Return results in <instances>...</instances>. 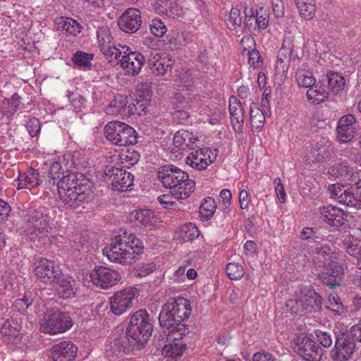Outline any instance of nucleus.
Masks as SVG:
<instances>
[{"mask_svg": "<svg viewBox=\"0 0 361 361\" xmlns=\"http://www.w3.org/2000/svg\"><path fill=\"white\" fill-rule=\"evenodd\" d=\"M315 336L319 343L324 348H330L333 344V338L330 332L319 329L314 331Z\"/></svg>", "mask_w": 361, "mask_h": 361, "instance_id": "obj_52", "label": "nucleus"}, {"mask_svg": "<svg viewBox=\"0 0 361 361\" xmlns=\"http://www.w3.org/2000/svg\"><path fill=\"white\" fill-rule=\"evenodd\" d=\"M192 99L188 92H178L173 99V105L176 109H188L192 106Z\"/></svg>", "mask_w": 361, "mask_h": 361, "instance_id": "obj_44", "label": "nucleus"}, {"mask_svg": "<svg viewBox=\"0 0 361 361\" xmlns=\"http://www.w3.org/2000/svg\"><path fill=\"white\" fill-rule=\"evenodd\" d=\"M118 45L121 48V54L118 59H114L116 64H119L126 71V74L137 75L145 62L144 56L140 52L131 51L127 46Z\"/></svg>", "mask_w": 361, "mask_h": 361, "instance_id": "obj_9", "label": "nucleus"}, {"mask_svg": "<svg viewBox=\"0 0 361 361\" xmlns=\"http://www.w3.org/2000/svg\"><path fill=\"white\" fill-rule=\"evenodd\" d=\"M105 176L114 190L126 191L133 185L134 176L123 168L111 167Z\"/></svg>", "mask_w": 361, "mask_h": 361, "instance_id": "obj_13", "label": "nucleus"}, {"mask_svg": "<svg viewBox=\"0 0 361 361\" xmlns=\"http://www.w3.org/2000/svg\"><path fill=\"white\" fill-rule=\"evenodd\" d=\"M330 305L328 308L335 312L336 314H341L343 312V305L340 302L339 298L337 295H330L329 298Z\"/></svg>", "mask_w": 361, "mask_h": 361, "instance_id": "obj_60", "label": "nucleus"}, {"mask_svg": "<svg viewBox=\"0 0 361 361\" xmlns=\"http://www.w3.org/2000/svg\"><path fill=\"white\" fill-rule=\"evenodd\" d=\"M78 353V347L71 341H64L54 345L50 349L53 361H73Z\"/></svg>", "mask_w": 361, "mask_h": 361, "instance_id": "obj_24", "label": "nucleus"}, {"mask_svg": "<svg viewBox=\"0 0 361 361\" xmlns=\"http://www.w3.org/2000/svg\"><path fill=\"white\" fill-rule=\"evenodd\" d=\"M157 178L166 188L176 189L173 196L177 200L188 198L194 191L195 182L180 169L171 165L161 166L157 171Z\"/></svg>", "mask_w": 361, "mask_h": 361, "instance_id": "obj_4", "label": "nucleus"}, {"mask_svg": "<svg viewBox=\"0 0 361 361\" xmlns=\"http://www.w3.org/2000/svg\"><path fill=\"white\" fill-rule=\"evenodd\" d=\"M92 59L93 54L78 51L73 54L71 60L76 66L79 67L90 68L92 66L91 61Z\"/></svg>", "mask_w": 361, "mask_h": 361, "instance_id": "obj_46", "label": "nucleus"}, {"mask_svg": "<svg viewBox=\"0 0 361 361\" xmlns=\"http://www.w3.org/2000/svg\"><path fill=\"white\" fill-rule=\"evenodd\" d=\"M59 195L68 207L75 209L85 202L91 193V183L82 173L66 169L57 182Z\"/></svg>", "mask_w": 361, "mask_h": 361, "instance_id": "obj_2", "label": "nucleus"}, {"mask_svg": "<svg viewBox=\"0 0 361 361\" xmlns=\"http://www.w3.org/2000/svg\"><path fill=\"white\" fill-rule=\"evenodd\" d=\"M229 112L234 130L241 131L244 123L245 112L242 104L235 96H231L229 99Z\"/></svg>", "mask_w": 361, "mask_h": 361, "instance_id": "obj_27", "label": "nucleus"}, {"mask_svg": "<svg viewBox=\"0 0 361 361\" xmlns=\"http://www.w3.org/2000/svg\"><path fill=\"white\" fill-rule=\"evenodd\" d=\"M343 248L350 255L357 258L361 255V247L358 245L357 239L353 235H349L343 240Z\"/></svg>", "mask_w": 361, "mask_h": 361, "instance_id": "obj_41", "label": "nucleus"}, {"mask_svg": "<svg viewBox=\"0 0 361 361\" xmlns=\"http://www.w3.org/2000/svg\"><path fill=\"white\" fill-rule=\"evenodd\" d=\"M240 10L237 8H232L230 11L228 18L226 23L230 29L235 30L237 26H240L242 23Z\"/></svg>", "mask_w": 361, "mask_h": 361, "instance_id": "obj_51", "label": "nucleus"}, {"mask_svg": "<svg viewBox=\"0 0 361 361\" xmlns=\"http://www.w3.org/2000/svg\"><path fill=\"white\" fill-rule=\"evenodd\" d=\"M128 219L130 223L140 229L150 231L156 223V216L150 209H135L131 212Z\"/></svg>", "mask_w": 361, "mask_h": 361, "instance_id": "obj_22", "label": "nucleus"}, {"mask_svg": "<svg viewBox=\"0 0 361 361\" xmlns=\"http://www.w3.org/2000/svg\"><path fill=\"white\" fill-rule=\"evenodd\" d=\"M143 250V243L135 234L130 233L127 240L116 238L102 252L112 262L131 264Z\"/></svg>", "mask_w": 361, "mask_h": 361, "instance_id": "obj_3", "label": "nucleus"}, {"mask_svg": "<svg viewBox=\"0 0 361 361\" xmlns=\"http://www.w3.org/2000/svg\"><path fill=\"white\" fill-rule=\"evenodd\" d=\"M200 235L197 226L192 223H188L180 227L178 232V238L184 242L192 241Z\"/></svg>", "mask_w": 361, "mask_h": 361, "instance_id": "obj_40", "label": "nucleus"}, {"mask_svg": "<svg viewBox=\"0 0 361 361\" xmlns=\"http://www.w3.org/2000/svg\"><path fill=\"white\" fill-rule=\"evenodd\" d=\"M269 21V10L263 7L256 8L255 30H264Z\"/></svg>", "mask_w": 361, "mask_h": 361, "instance_id": "obj_45", "label": "nucleus"}, {"mask_svg": "<svg viewBox=\"0 0 361 361\" xmlns=\"http://www.w3.org/2000/svg\"><path fill=\"white\" fill-rule=\"evenodd\" d=\"M27 129L30 136L35 137L40 131V123L36 118H33L27 123Z\"/></svg>", "mask_w": 361, "mask_h": 361, "instance_id": "obj_63", "label": "nucleus"}, {"mask_svg": "<svg viewBox=\"0 0 361 361\" xmlns=\"http://www.w3.org/2000/svg\"><path fill=\"white\" fill-rule=\"evenodd\" d=\"M345 332L353 338L355 343L357 341L361 343V320L359 323L353 326L350 331Z\"/></svg>", "mask_w": 361, "mask_h": 361, "instance_id": "obj_64", "label": "nucleus"}, {"mask_svg": "<svg viewBox=\"0 0 361 361\" xmlns=\"http://www.w3.org/2000/svg\"><path fill=\"white\" fill-rule=\"evenodd\" d=\"M97 34L99 47L106 59L110 63L114 62V59H118L121 54V49L114 45L109 29L107 27H100Z\"/></svg>", "mask_w": 361, "mask_h": 361, "instance_id": "obj_14", "label": "nucleus"}, {"mask_svg": "<svg viewBox=\"0 0 361 361\" xmlns=\"http://www.w3.org/2000/svg\"><path fill=\"white\" fill-rule=\"evenodd\" d=\"M331 149L328 140L322 139L310 150L306 161L308 164L322 163L330 157Z\"/></svg>", "mask_w": 361, "mask_h": 361, "instance_id": "obj_26", "label": "nucleus"}, {"mask_svg": "<svg viewBox=\"0 0 361 361\" xmlns=\"http://www.w3.org/2000/svg\"><path fill=\"white\" fill-rule=\"evenodd\" d=\"M294 350L306 361H320L323 350L314 340L304 334L294 339Z\"/></svg>", "mask_w": 361, "mask_h": 361, "instance_id": "obj_10", "label": "nucleus"}, {"mask_svg": "<svg viewBox=\"0 0 361 361\" xmlns=\"http://www.w3.org/2000/svg\"><path fill=\"white\" fill-rule=\"evenodd\" d=\"M155 11L157 13L171 18H178L182 15V8L175 0H164L157 3Z\"/></svg>", "mask_w": 361, "mask_h": 361, "instance_id": "obj_30", "label": "nucleus"}, {"mask_svg": "<svg viewBox=\"0 0 361 361\" xmlns=\"http://www.w3.org/2000/svg\"><path fill=\"white\" fill-rule=\"evenodd\" d=\"M156 269V266L153 263H147L141 264L134 271L135 276L143 277L153 272Z\"/></svg>", "mask_w": 361, "mask_h": 361, "instance_id": "obj_58", "label": "nucleus"}, {"mask_svg": "<svg viewBox=\"0 0 361 361\" xmlns=\"http://www.w3.org/2000/svg\"><path fill=\"white\" fill-rule=\"evenodd\" d=\"M135 291L133 288H126L116 292L110 298V308L116 315H121L133 305Z\"/></svg>", "mask_w": 361, "mask_h": 361, "instance_id": "obj_17", "label": "nucleus"}, {"mask_svg": "<svg viewBox=\"0 0 361 361\" xmlns=\"http://www.w3.org/2000/svg\"><path fill=\"white\" fill-rule=\"evenodd\" d=\"M141 23V13L135 8H128L118 20L120 29L126 33H135L140 29Z\"/></svg>", "mask_w": 361, "mask_h": 361, "instance_id": "obj_21", "label": "nucleus"}, {"mask_svg": "<svg viewBox=\"0 0 361 361\" xmlns=\"http://www.w3.org/2000/svg\"><path fill=\"white\" fill-rule=\"evenodd\" d=\"M33 302L31 292H25L23 298L17 299L15 301V306L22 309H27Z\"/></svg>", "mask_w": 361, "mask_h": 361, "instance_id": "obj_62", "label": "nucleus"}, {"mask_svg": "<svg viewBox=\"0 0 361 361\" xmlns=\"http://www.w3.org/2000/svg\"><path fill=\"white\" fill-rule=\"evenodd\" d=\"M216 209V204L214 200L211 197H207L204 199L200 207V216L202 219L207 221L209 219Z\"/></svg>", "mask_w": 361, "mask_h": 361, "instance_id": "obj_42", "label": "nucleus"}, {"mask_svg": "<svg viewBox=\"0 0 361 361\" xmlns=\"http://www.w3.org/2000/svg\"><path fill=\"white\" fill-rule=\"evenodd\" d=\"M18 189L28 188L31 190L39 185L42 181L38 171L30 168L26 173L20 174L18 177Z\"/></svg>", "mask_w": 361, "mask_h": 361, "instance_id": "obj_32", "label": "nucleus"}, {"mask_svg": "<svg viewBox=\"0 0 361 361\" xmlns=\"http://www.w3.org/2000/svg\"><path fill=\"white\" fill-rule=\"evenodd\" d=\"M328 90L334 94H340L345 85V78L338 73L328 72L326 74Z\"/></svg>", "mask_w": 361, "mask_h": 361, "instance_id": "obj_36", "label": "nucleus"}, {"mask_svg": "<svg viewBox=\"0 0 361 361\" xmlns=\"http://www.w3.org/2000/svg\"><path fill=\"white\" fill-rule=\"evenodd\" d=\"M325 271L329 272L334 277H338L343 274V269L338 262L331 259L326 264Z\"/></svg>", "mask_w": 361, "mask_h": 361, "instance_id": "obj_55", "label": "nucleus"}, {"mask_svg": "<svg viewBox=\"0 0 361 361\" xmlns=\"http://www.w3.org/2000/svg\"><path fill=\"white\" fill-rule=\"evenodd\" d=\"M300 15L305 20H311L314 17L316 11V0H295Z\"/></svg>", "mask_w": 361, "mask_h": 361, "instance_id": "obj_38", "label": "nucleus"}, {"mask_svg": "<svg viewBox=\"0 0 361 361\" xmlns=\"http://www.w3.org/2000/svg\"><path fill=\"white\" fill-rule=\"evenodd\" d=\"M73 326V319L66 312L51 308L44 315L40 322V331L49 334L63 333Z\"/></svg>", "mask_w": 361, "mask_h": 361, "instance_id": "obj_7", "label": "nucleus"}, {"mask_svg": "<svg viewBox=\"0 0 361 361\" xmlns=\"http://www.w3.org/2000/svg\"><path fill=\"white\" fill-rule=\"evenodd\" d=\"M56 30L63 34L76 36L81 32L80 24L70 18L61 17L56 20Z\"/></svg>", "mask_w": 361, "mask_h": 361, "instance_id": "obj_31", "label": "nucleus"}, {"mask_svg": "<svg viewBox=\"0 0 361 361\" xmlns=\"http://www.w3.org/2000/svg\"><path fill=\"white\" fill-rule=\"evenodd\" d=\"M149 28L152 34L156 37H162L167 31L166 25L159 19H154Z\"/></svg>", "mask_w": 361, "mask_h": 361, "instance_id": "obj_54", "label": "nucleus"}, {"mask_svg": "<svg viewBox=\"0 0 361 361\" xmlns=\"http://www.w3.org/2000/svg\"><path fill=\"white\" fill-rule=\"evenodd\" d=\"M322 219L329 226L339 229L347 222L348 214L341 209L328 205L319 208Z\"/></svg>", "mask_w": 361, "mask_h": 361, "instance_id": "obj_23", "label": "nucleus"}, {"mask_svg": "<svg viewBox=\"0 0 361 361\" xmlns=\"http://www.w3.org/2000/svg\"><path fill=\"white\" fill-rule=\"evenodd\" d=\"M310 253L324 257L326 256H331L333 254V251L329 245L321 243L319 245L311 246Z\"/></svg>", "mask_w": 361, "mask_h": 361, "instance_id": "obj_57", "label": "nucleus"}, {"mask_svg": "<svg viewBox=\"0 0 361 361\" xmlns=\"http://www.w3.org/2000/svg\"><path fill=\"white\" fill-rule=\"evenodd\" d=\"M135 342V341L126 334V336L116 338L111 342L109 348H106V356H118L121 353L130 354L135 350H138L144 348L142 345Z\"/></svg>", "mask_w": 361, "mask_h": 361, "instance_id": "obj_18", "label": "nucleus"}, {"mask_svg": "<svg viewBox=\"0 0 361 361\" xmlns=\"http://www.w3.org/2000/svg\"><path fill=\"white\" fill-rule=\"evenodd\" d=\"M127 97H124L123 95H118L110 102L109 106L106 107V112L108 114H121L125 113L126 108H128V112L133 114V108L130 107V105H128L127 106Z\"/></svg>", "mask_w": 361, "mask_h": 361, "instance_id": "obj_37", "label": "nucleus"}, {"mask_svg": "<svg viewBox=\"0 0 361 361\" xmlns=\"http://www.w3.org/2000/svg\"><path fill=\"white\" fill-rule=\"evenodd\" d=\"M328 173L334 178H346L350 173L349 168L342 164H337L329 167Z\"/></svg>", "mask_w": 361, "mask_h": 361, "instance_id": "obj_49", "label": "nucleus"}, {"mask_svg": "<svg viewBox=\"0 0 361 361\" xmlns=\"http://www.w3.org/2000/svg\"><path fill=\"white\" fill-rule=\"evenodd\" d=\"M267 111H263L257 104L252 102L250 105V123L252 128L260 131L264 126Z\"/></svg>", "mask_w": 361, "mask_h": 361, "instance_id": "obj_33", "label": "nucleus"}, {"mask_svg": "<svg viewBox=\"0 0 361 361\" xmlns=\"http://www.w3.org/2000/svg\"><path fill=\"white\" fill-rule=\"evenodd\" d=\"M226 271L231 280L240 279L245 274L243 267L237 263H228L226 266Z\"/></svg>", "mask_w": 361, "mask_h": 361, "instance_id": "obj_48", "label": "nucleus"}, {"mask_svg": "<svg viewBox=\"0 0 361 361\" xmlns=\"http://www.w3.org/2000/svg\"><path fill=\"white\" fill-rule=\"evenodd\" d=\"M173 142L176 148L185 151L187 149H195L199 140L192 133L185 130H180L176 133Z\"/></svg>", "mask_w": 361, "mask_h": 361, "instance_id": "obj_28", "label": "nucleus"}, {"mask_svg": "<svg viewBox=\"0 0 361 361\" xmlns=\"http://www.w3.org/2000/svg\"><path fill=\"white\" fill-rule=\"evenodd\" d=\"M21 217L25 224L24 231L31 240L35 239L39 234L49 232L50 218L41 209L33 208L23 209Z\"/></svg>", "mask_w": 361, "mask_h": 361, "instance_id": "obj_6", "label": "nucleus"}, {"mask_svg": "<svg viewBox=\"0 0 361 361\" xmlns=\"http://www.w3.org/2000/svg\"><path fill=\"white\" fill-rule=\"evenodd\" d=\"M296 80L300 87L308 88L312 87L316 80L310 72L300 71L296 73Z\"/></svg>", "mask_w": 361, "mask_h": 361, "instance_id": "obj_47", "label": "nucleus"}, {"mask_svg": "<svg viewBox=\"0 0 361 361\" xmlns=\"http://www.w3.org/2000/svg\"><path fill=\"white\" fill-rule=\"evenodd\" d=\"M63 176H66V171L62 169L61 164L54 161L50 165L47 173L49 183L57 185V182L61 179Z\"/></svg>", "mask_w": 361, "mask_h": 361, "instance_id": "obj_43", "label": "nucleus"}, {"mask_svg": "<svg viewBox=\"0 0 361 361\" xmlns=\"http://www.w3.org/2000/svg\"><path fill=\"white\" fill-rule=\"evenodd\" d=\"M216 157V149L200 148L192 150L185 158V163L197 171H202L214 163Z\"/></svg>", "mask_w": 361, "mask_h": 361, "instance_id": "obj_12", "label": "nucleus"}, {"mask_svg": "<svg viewBox=\"0 0 361 361\" xmlns=\"http://www.w3.org/2000/svg\"><path fill=\"white\" fill-rule=\"evenodd\" d=\"M104 133L108 140L116 145H133L137 142V134L129 125L118 121H111L104 128Z\"/></svg>", "mask_w": 361, "mask_h": 361, "instance_id": "obj_8", "label": "nucleus"}, {"mask_svg": "<svg viewBox=\"0 0 361 361\" xmlns=\"http://www.w3.org/2000/svg\"><path fill=\"white\" fill-rule=\"evenodd\" d=\"M156 347L158 349H161L162 355L172 358L180 357L185 349V345L175 342H170L164 345L161 343L156 344Z\"/></svg>", "mask_w": 361, "mask_h": 361, "instance_id": "obj_39", "label": "nucleus"}, {"mask_svg": "<svg viewBox=\"0 0 361 361\" xmlns=\"http://www.w3.org/2000/svg\"><path fill=\"white\" fill-rule=\"evenodd\" d=\"M153 324L145 310H138L132 314L126 328V334L144 347L152 336Z\"/></svg>", "mask_w": 361, "mask_h": 361, "instance_id": "obj_5", "label": "nucleus"}, {"mask_svg": "<svg viewBox=\"0 0 361 361\" xmlns=\"http://www.w3.org/2000/svg\"><path fill=\"white\" fill-rule=\"evenodd\" d=\"M171 116L173 122L176 124L184 123L190 117L187 109H176V111L172 113Z\"/></svg>", "mask_w": 361, "mask_h": 361, "instance_id": "obj_59", "label": "nucleus"}, {"mask_svg": "<svg viewBox=\"0 0 361 361\" xmlns=\"http://www.w3.org/2000/svg\"><path fill=\"white\" fill-rule=\"evenodd\" d=\"M287 310L291 314H298L305 311L301 298L300 299H291L286 302Z\"/></svg>", "mask_w": 361, "mask_h": 361, "instance_id": "obj_53", "label": "nucleus"}, {"mask_svg": "<svg viewBox=\"0 0 361 361\" xmlns=\"http://www.w3.org/2000/svg\"><path fill=\"white\" fill-rule=\"evenodd\" d=\"M305 311L316 312L321 310L322 297L312 288H307L301 296Z\"/></svg>", "mask_w": 361, "mask_h": 361, "instance_id": "obj_29", "label": "nucleus"}, {"mask_svg": "<svg viewBox=\"0 0 361 361\" xmlns=\"http://www.w3.org/2000/svg\"><path fill=\"white\" fill-rule=\"evenodd\" d=\"M329 92L326 90L324 85L319 82L314 84L312 87H310L307 91V98L315 104H319L324 102L329 97Z\"/></svg>", "mask_w": 361, "mask_h": 361, "instance_id": "obj_34", "label": "nucleus"}, {"mask_svg": "<svg viewBox=\"0 0 361 361\" xmlns=\"http://www.w3.org/2000/svg\"><path fill=\"white\" fill-rule=\"evenodd\" d=\"M357 123L351 114L342 116L336 128L337 137L341 142H348L357 134Z\"/></svg>", "mask_w": 361, "mask_h": 361, "instance_id": "obj_25", "label": "nucleus"}, {"mask_svg": "<svg viewBox=\"0 0 361 361\" xmlns=\"http://www.w3.org/2000/svg\"><path fill=\"white\" fill-rule=\"evenodd\" d=\"M90 276L94 284L104 289L112 287L121 279L118 271L102 266L96 267Z\"/></svg>", "mask_w": 361, "mask_h": 361, "instance_id": "obj_15", "label": "nucleus"}, {"mask_svg": "<svg viewBox=\"0 0 361 361\" xmlns=\"http://www.w3.org/2000/svg\"><path fill=\"white\" fill-rule=\"evenodd\" d=\"M275 186V192L276 195L281 203L286 201V193L285 192L284 185L280 178H276L274 180Z\"/></svg>", "mask_w": 361, "mask_h": 361, "instance_id": "obj_61", "label": "nucleus"}, {"mask_svg": "<svg viewBox=\"0 0 361 361\" xmlns=\"http://www.w3.org/2000/svg\"><path fill=\"white\" fill-rule=\"evenodd\" d=\"M18 316H20V314L12 317L0 324V332L4 338V342L13 345L18 344L22 338L20 336L22 326Z\"/></svg>", "mask_w": 361, "mask_h": 361, "instance_id": "obj_19", "label": "nucleus"}, {"mask_svg": "<svg viewBox=\"0 0 361 361\" xmlns=\"http://www.w3.org/2000/svg\"><path fill=\"white\" fill-rule=\"evenodd\" d=\"M335 334V345L330 352L334 361H348L355 351L356 343L346 332Z\"/></svg>", "mask_w": 361, "mask_h": 361, "instance_id": "obj_11", "label": "nucleus"}, {"mask_svg": "<svg viewBox=\"0 0 361 361\" xmlns=\"http://www.w3.org/2000/svg\"><path fill=\"white\" fill-rule=\"evenodd\" d=\"M62 271L54 261L47 259H40L35 269V274L37 279L44 283H54Z\"/></svg>", "mask_w": 361, "mask_h": 361, "instance_id": "obj_16", "label": "nucleus"}, {"mask_svg": "<svg viewBox=\"0 0 361 361\" xmlns=\"http://www.w3.org/2000/svg\"><path fill=\"white\" fill-rule=\"evenodd\" d=\"M147 66L152 71V73L157 75H164L168 70L172 68V63L171 59L167 58L159 57L154 60H149Z\"/></svg>", "mask_w": 361, "mask_h": 361, "instance_id": "obj_35", "label": "nucleus"}, {"mask_svg": "<svg viewBox=\"0 0 361 361\" xmlns=\"http://www.w3.org/2000/svg\"><path fill=\"white\" fill-rule=\"evenodd\" d=\"M56 294L62 299H70L75 297L79 289L78 281L70 276L63 274L54 283Z\"/></svg>", "mask_w": 361, "mask_h": 361, "instance_id": "obj_20", "label": "nucleus"}, {"mask_svg": "<svg viewBox=\"0 0 361 361\" xmlns=\"http://www.w3.org/2000/svg\"><path fill=\"white\" fill-rule=\"evenodd\" d=\"M190 301L184 298H171L162 305L159 315L161 327L169 331L174 340L181 339L189 333V327L184 322L191 314Z\"/></svg>", "mask_w": 361, "mask_h": 361, "instance_id": "obj_1", "label": "nucleus"}, {"mask_svg": "<svg viewBox=\"0 0 361 361\" xmlns=\"http://www.w3.org/2000/svg\"><path fill=\"white\" fill-rule=\"evenodd\" d=\"M338 277L331 276L329 272L323 271L319 274V279L321 281L331 288H335L339 286L340 283L337 280Z\"/></svg>", "mask_w": 361, "mask_h": 361, "instance_id": "obj_56", "label": "nucleus"}, {"mask_svg": "<svg viewBox=\"0 0 361 361\" xmlns=\"http://www.w3.org/2000/svg\"><path fill=\"white\" fill-rule=\"evenodd\" d=\"M342 192L343 194L338 195L339 197L338 199V202L339 203L350 207H356L359 204L360 200L355 196V194L353 192L345 189V190Z\"/></svg>", "mask_w": 361, "mask_h": 361, "instance_id": "obj_50", "label": "nucleus"}]
</instances>
